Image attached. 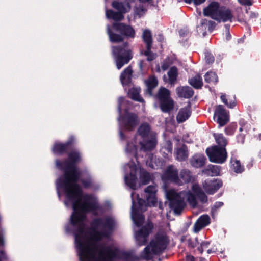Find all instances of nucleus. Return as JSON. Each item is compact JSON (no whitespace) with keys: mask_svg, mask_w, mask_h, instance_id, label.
Segmentation results:
<instances>
[{"mask_svg":"<svg viewBox=\"0 0 261 261\" xmlns=\"http://www.w3.org/2000/svg\"><path fill=\"white\" fill-rule=\"evenodd\" d=\"M222 181L217 179L208 182L205 181L203 184V187L208 194H213L222 186Z\"/></svg>","mask_w":261,"mask_h":261,"instance_id":"16","label":"nucleus"},{"mask_svg":"<svg viewBox=\"0 0 261 261\" xmlns=\"http://www.w3.org/2000/svg\"><path fill=\"white\" fill-rule=\"evenodd\" d=\"M132 74V67L129 65L123 71L120 76V80L123 85H127L130 82Z\"/></svg>","mask_w":261,"mask_h":261,"instance_id":"24","label":"nucleus"},{"mask_svg":"<svg viewBox=\"0 0 261 261\" xmlns=\"http://www.w3.org/2000/svg\"><path fill=\"white\" fill-rule=\"evenodd\" d=\"M169 243L166 234L158 233L150 242V246L153 255H160L166 249Z\"/></svg>","mask_w":261,"mask_h":261,"instance_id":"11","label":"nucleus"},{"mask_svg":"<svg viewBox=\"0 0 261 261\" xmlns=\"http://www.w3.org/2000/svg\"><path fill=\"white\" fill-rule=\"evenodd\" d=\"M112 6L119 12H121L123 14L127 12L126 8L122 2L114 1L112 2Z\"/></svg>","mask_w":261,"mask_h":261,"instance_id":"41","label":"nucleus"},{"mask_svg":"<svg viewBox=\"0 0 261 261\" xmlns=\"http://www.w3.org/2000/svg\"><path fill=\"white\" fill-rule=\"evenodd\" d=\"M204 227L203 225L197 220L194 225V230L195 232H199L202 228Z\"/></svg>","mask_w":261,"mask_h":261,"instance_id":"51","label":"nucleus"},{"mask_svg":"<svg viewBox=\"0 0 261 261\" xmlns=\"http://www.w3.org/2000/svg\"><path fill=\"white\" fill-rule=\"evenodd\" d=\"M231 38V35L229 31L226 32V39L227 40H229Z\"/></svg>","mask_w":261,"mask_h":261,"instance_id":"63","label":"nucleus"},{"mask_svg":"<svg viewBox=\"0 0 261 261\" xmlns=\"http://www.w3.org/2000/svg\"><path fill=\"white\" fill-rule=\"evenodd\" d=\"M233 17L231 11L226 7L223 6L220 7L217 16V18L215 19V20L219 22H231Z\"/></svg>","mask_w":261,"mask_h":261,"instance_id":"17","label":"nucleus"},{"mask_svg":"<svg viewBox=\"0 0 261 261\" xmlns=\"http://www.w3.org/2000/svg\"><path fill=\"white\" fill-rule=\"evenodd\" d=\"M198 220L204 227L207 226L211 222L210 218L207 215H203L201 216Z\"/></svg>","mask_w":261,"mask_h":261,"instance_id":"46","label":"nucleus"},{"mask_svg":"<svg viewBox=\"0 0 261 261\" xmlns=\"http://www.w3.org/2000/svg\"><path fill=\"white\" fill-rule=\"evenodd\" d=\"M151 179L150 174L144 170H141L140 181L142 185H145L149 183Z\"/></svg>","mask_w":261,"mask_h":261,"instance_id":"40","label":"nucleus"},{"mask_svg":"<svg viewBox=\"0 0 261 261\" xmlns=\"http://www.w3.org/2000/svg\"><path fill=\"white\" fill-rule=\"evenodd\" d=\"M206 161V158L204 154L195 153L190 158V163L193 167L199 168L204 166Z\"/></svg>","mask_w":261,"mask_h":261,"instance_id":"20","label":"nucleus"},{"mask_svg":"<svg viewBox=\"0 0 261 261\" xmlns=\"http://www.w3.org/2000/svg\"><path fill=\"white\" fill-rule=\"evenodd\" d=\"M245 135L243 134H239L237 136V141L238 143L243 144L245 141Z\"/></svg>","mask_w":261,"mask_h":261,"instance_id":"54","label":"nucleus"},{"mask_svg":"<svg viewBox=\"0 0 261 261\" xmlns=\"http://www.w3.org/2000/svg\"><path fill=\"white\" fill-rule=\"evenodd\" d=\"M153 224L151 222L147 223L137 232L136 237L140 240V246L145 245L147 242L149 235L152 232Z\"/></svg>","mask_w":261,"mask_h":261,"instance_id":"14","label":"nucleus"},{"mask_svg":"<svg viewBox=\"0 0 261 261\" xmlns=\"http://www.w3.org/2000/svg\"><path fill=\"white\" fill-rule=\"evenodd\" d=\"M145 11H146V10H145V9H144L143 8V7H139L137 9V13H138V15H140L141 12H144Z\"/></svg>","mask_w":261,"mask_h":261,"instance_id":"60","label":"nucleus"},{"mask_svg":"<svg viewBox=\"0 0 261 261\" xmlns=\"http://www.w3.org/2000/svg\"><path fill=\"white\" fill-rule=\"evenodd\" d=\"M220 171V166L214 165H209L206 168L203 170L204 174L211 176H218L219 175Z\"/></svg>","mask_w":261,"mask_h":261,"instance_id":"33","label":"nucleus"},{"mask_svg":"<svg viewBox=\"0 0 261 261\" xmlns=\"http://www.w3.org/2000/svg\"><path fill=\"white\" fill-rule=\"evenodd\" d=\"M205 60L207 64H211L214 62V57L210 53H206L205 55Z\"/></svg>","mask_w":261,"mask_h":261,"instance_id":"48","label":"nucleus"},{"mask_svg":"<svg viewBox=\"0 0 261 261\" xmlns=\"http://www.w3.org/2000/svg\"><path fill=\"white\" fill-rule=\"evenodd\" d=\"M225 28L226 29V32H228V31H229V29H230V25L229 24H225Z\"/></svg>","mask_w":261,"mask_h":261,"instance_id":"64","label":"nucleus"},{"mask_svg":"<svg viewBox=\"0 0 261 261\" xmlns=\"http://www.w3.org/2000/svg\"><path fill=\"white\" fill-rule=\"evenodd\" d=\"M142 39L144 42L146 44V47H152V37L150 30L146 29L144 30L142 34Z\"/></svg>","mask_w":261,"mask_h":261,"instance_id":"36","label":"nucleus"},{"mask_svg":"<svg viewBox=\"0 0 261 261\" xmlns=\"http://www.w3.org/2000/svg\"><path fill=\"white\" fill-rule=\"evenodd\" d=\"M119 116L118 120L122 129L127 131H132L135 129L139 123V119L137 114L125 110L124 113L121 114V104L118 107Z\"/></svg>","mask_w":261,"mask_h":261,"instance_id":"5","label":"nucleus"},{"mask_svg":"<svg viewBox=\"0 0 261 261\" xmlns=\"http://www.w3.org/2000/svg\"><path fill=\"white\" fill-rule=\"evenodd\" d=\"M191 114V105L189 102L186 107L179 110L176 116L177 121L179 123L185 122L190 117Z\"/></svg>","mask_w":261,"mask_h":261,"instance_id":"21","label":"nucleus"},{"mask_svg":"<svg viewBox=\"0 0 261 261\" xmlns=\"http://www.w3.org/2000/svg\"><path fill=\"white\" fill-rule=\"evenodd\" d=\"M141 150L144 151H152L156 146L157 141L154 138H152L149 140L143 139V141L140 142Z\"/></svg>","mask_w":261,"mask_h":261,"instance_id":"23","label":"nucleus"},{"mask_svg":"<svg viewBox=\"0 0 261 261\" xmlns=\"http://www.w3.org/2000/svg\"><path fill=\"white\" fill-rule=\"evenodd\" d=\"M176 91L179 97L187 99L193 97L194 94L193 89L189 86L178 87L176 88Z\"/></svg>","mask_w":261,"mask_h":261,"instance_id":"22","label":"nucleus"},{"mask_svg":"<svg viewBox=\"0 0 261 261\" xmlns=\"http://www.w3.org/2000/svg\"><path fill=\"white\" fill-rule=\"evenodd\" d=\"M192 190L195 194L196 195L202 192L203 191L202 190L198 184H194L192 186Z\"/></svg>","mask_w":261,"mask_h":261,"instance_id":"50","label":"nucleus"},{"mask_svg":"<svg viewBox=\"0 0 261 261\" xmlns=\"http://www.w3.org/2000/svg\"><path fill=\"white\" fill-rule=\"evenodd\" d=\"M112 29L117 34L112 31L110 28L108 29V34L110 41L113 43H120L123 42L124 37L127 38H134L136 35L134 29L130 25L124 23L114 22L112 25Z\"/></svg>","mask_w":261,"mask_h":261,"instance_id":"3","label":"nucleus"},{"mask_svg":"<svg viewBox=\"0 0 261 261\" xmlns=\"http://www.w3.org/2000/svg\"><path fill=\"white\" fill-rule=\"evenodd\" d=\"M205 25L207 26V30L212 32L216 26V23L212 20H207L206 19H202L200 22V26L203 28Z\"/></svg>","mask_w":261,"mask_h":261,"instance_id":"39","label":"nucleus"},{"mask_svg":"<svg viewBox=\"0 0 261 261\" xmlns=\"http://www.w3.org/2000/svg\"><path fill=\"white\" fill-rule=\"evenodd\" d=\"M239 3L242 5L250 6L252 5L251 0H238Z\"/></svg>","mask_w":261,"mask_h":261,"instance_id":"53","label":"nucleus"},{"mask_svg":"<svg viewBox=\"0 0 261 261\" xmlns=\"http://www.w3.org/2000/svg\"><path fill=\"white\" fill-rule=\"evenodd\" d=\"M146 89L144 90V94L147 95L150 97L153 96V89L158 85V80L154 75L149 76V77L145 81Z\"/></svg>","mask_w":261,"mask_h":261,"instance_id":"18","label":"nucleus"},{"mask_svg":"<svg viewBox=\"0 0 261 261\" xmlns=\"http://www.w3.org/2000/svg\"><path fill=\"white\" fill-rule=\"evenodd\" d=\"M86 219L85 215V218L82 223L83 224V227H82L80 222L73 224L71 222V216H70L71 225L74 227H76L74 231V236L80 260L106 261L107 259L115 256V252L111 247L103 245L100 246L98 256L97 257L95 255L96 252L98 250V246L95 242L101 240L103 237H109V233L107 231L101 232L97 231V229L99 226H102L109 230H112L114 225L113 220L109 217L106 218L105 221L101 218L94 219L91 223L93 232L90 233L89 239L85 241L83 234L85 233L86 225L84 221Z\"/></svg>","mask_w":261,"mask_h":261,"instance_id":"2","label":"nucleus"},{"mask_svg":"<svg viewBox=\"0 0 261 261\" xmlns=\"http://www.w3.org/2000/svg\"><path fill=\"white\" fill-rule=\"evenodd\" d=\"M213 136L215 139L216 142L218 144L217 146L221 148H226L228 141L222 134L214 133Z\"/></svg>","mask_w":261,"mask_h":261,"instance_id":"34","label":"nucleus"},{"mask_svg":"<svg viewBox=\"0 0 261 261\" xmlns=\"http://www.w3.org/2000/svg\"><path fill=\"white\" fill-rule=\"evenodd\" d=\"M166 196L169 201L170 208L175 214H180L186 205L181 195L174 190H170L167 192Z\"/></svg>","mask_w":261,"mask_h":261,"instance_id":"9","label":"nucleus"},{"mask_svg":"<svg viewBox=\"0 0 261 261\" xmlns=\"http://www.w3.org/2000/svg\"><path fill=\"white\" fill-rule=\"evenodd\" d=\"M220 7L218 2H212L206 7L203 9V15L205 16H209L213 19L215 20L217 18V16Z\"/></svg>","mask_w":261,"mask_h":261,"instance_id":"15","label":"nucleus"},{"mask_svg":"<svg viewBox=\"0 0 261 261\" xmlns=\"http://www.w3.org/2000/svg\"><path fill=\"white\" fill-rule=\"evenodd\" d=\"M237 127L236 123H232L227 126L225 129V133L227 135H232Z\"/></svg>","mask_w":261,"mask_h":261,"instance_id":"45","label":"nucleus"},{"mask_svg":"<svg viewBox=\"0 0 261 261\" xmlns=\"http://www.w3.org/2000/svg\"><path fill=\"white\" fill-rule=\"evenodd\" d=\"M204 248H207L208 245H210V243L208 241H203L200 244Z\"/></svg>","mask_w":261,"mask_h":261,"instance_id":"58","label":"nucleus"},{"mask_svg":"<svg viewBox=\"0 0 261 261\" xmlns=\"http://www.w3.org/2000/svg\"><path fill=\"white\" fill-rule=\"evenodd\" d=\"M189 84L195 89H201L203 86L202 79L199 75H196L189 80Z\"/></svg>","mask_w":261,"mask_h":261,"instance_id":"35","label":"nucleus"},{"mask_svg":"<svg viewBox=\"0 0 261 261\" xmlns=\"http://www.w3.org/2000/svg\"><path fill=\"white\" fill-rule=\"evenodd\" d=\"M214 117L216 118V121L220 127L226 125L229 120V115L222 105H219L216 108Z\"/></svg>","mask_w":261,"mask_h":261,"instance_id":"13","label":"nucleus"},{"mask_svg":"<svg viewBox=\"0 0 261 261\" xmlns=\"http://www.w3.org/2000/svg\"><path fill=\"white\" fill-rule=\"evenodd\" d=\"M204 80L207 83L216 84L218 82V78L217 74L212 71H209L206 73L204 75Z\"/></svg>","mask_w":261,"mask_h":261,"instance_id":"38","label":"nucleus"},{"mask_svg":"<svg viewBox=\"0 0 261 261\" xmlns=\"http://www.w3.org/2000/svg\"><path fill=\"white\" fill-rule=\"evenodd\" d=\"M140 92L141 88H132L128 92L129 97L135 101L141 103L145 102L144 99L140 95Z\"/></svg>","mask_w":261,"mask_h":261,"instance_id":"27","label":"nucleus"},{"mask_svg":"<svg viewBox=\"0 0 261 261\" xmlns=\"http://www.w3.org/2000/svg\"><path fill=\"white\" fill-rule=\"evenodd\" d=\"M150 129L151 127L150 125L148 123L144 122L142 123L138 127L137 133L139 135L144 139L148 136Z\"/></svg>","mask_w":261,"mask_h":261,"instance_id":"29","label":"nucleus"},{"mask_svg":"<svg viewBox=\"0 0 261 261\" xmlns=\"http://www.w3.org/2000/svg\"><path fill=\"white\" fill-rule=\"evenodd\" d=\"M154 97L158 100L160 108L162 112L170 113L173 110L174 102L171 97V93L169 89L161 87Z\"/></svg>","mask_w":261,"mask_h":261,"instance_id":"6","label":"nucleus"},{"mask_svg":"<svg viewBox=\"0 0 261 261\" xmlns=\"http://www.w3.org/2000/svg\"><path fill=\"white\" fill-rule=\"evenodd\" d=\"M137 177L136 173V171L130 172L128 176L125 177V180L126 184L129 186L132 189H136V182Z\"/></svg>","mask_w":261,"mask_h":261,"instance_id":"28","label":"nucleus"},{"mask_svg":"<svg viewBox=\"0 0 261 261\" xmlns=\"http://www.w3.org/2000/svg\"><path fill=\"white\" fill-rule=\"evenodd\" d=\"M119 136L122 140H124L126 139V136L122 130H120L119 131Z\"/></svg>","mask_w":261,"mask_h":261,"instance_id":"59","label":"nucleus"},{"mask_svg":"<svg viewBox=\"0 0 261 261\" xmlns=\"http://www.w3.org/2000/svg\"><path fill=\"white\" fill-rule=\"evenodd\" d=\"M206 153L210 161L213 163L223 164L226 161L227 158L226 149L217 145L207 148Z\"/></svg>","mask_w":261,"mask_h":261,"instance_id":"10","label":"nucleus"},{"mask_svg":"<svg viewBox=\"0 0 261 261\" xmlns=\"http://www.w3.org/2000/svg\"><path fill=\"white\" fill-rule=\"evenodd\" d=\"M187 200L188 203L193 207L195 208L197 206V201L196 196L192 193L189 192L187 195Z\"/></svg>","mask_w":261,"mask_h":261,"instance_id":"42","label":"nucleus"},{"mask_svg":"<svg viewBox=\"0 0 261 261\" xmlns=\"http://www.w3.org/2000/svg\"><path fill=\"white\" fill-rule=\"evenodd\" d=\"M143 257L146 260H150L152 258L153 254L151 251V248L150 246V244L147 245L143 251Z\"/></svg>","mask_w":261,"mask_h":261,"instance_id":"43","label":"nucleus"},{"mask_svg":"<svg viewBox=\"0 0 261 261\" xmlns=\"http://www.w3.org/2000/svg\"><path fill=\"white\" fill-rule=\"evenodd\" d=\"M156 191V188L155 186H147L144 190L146 201L140 198L139 195H137V204L135 202V204L138 211H141L144 208L145 210L147 205L148 206H156L157 204Z\"/></svg>","mask_w":261,"mask_h":261,"instance_id":"7","label":"nucleus"},{"mask_svg":"<svg viewBox=\"0 0 261 261\" xmlns=\"http://www.w3.org/2000/svg\"><path fill=\"white\" fill-rule=\"evenodd\" d=\"M197 249L201 253H202L204 250V248L200 245V246L198 247Z\"/></svg>","mask_w":261,"mask_h":261,"instance_id":"62","label":"nucleus"},{"mask_svg":"<svg viewBox=\"0 0 261 261\" xmlns=\"http://www.w3.org/2000/svg\"><path fill=\"white\" fill-rule=\"evenodd\" d=\"M189 155V151L187 146L182 145L180 148H177L176 151V159L178 161H186Z\"/></svg>","mask_w":261,"mask_h":261,"instance_id":"26","label":"nucleus"},{"mask_svg":"<svg viewBox=\"0 0 261 261\" xmlns=\"http://www.w3.org/2000/svg\"><path fill=\"white\" fill-rule=\"evenodd\" d=\"M224 205L223 202H220V201H217L213 205V207H212L211 208V212L212 213H215L217 211V210L222 207Z\"/></svg>","mask_w":261,"mask_h":261,"instance_id":"49","label":"nucleus"},{"mask_svg":"<svg viewBox=\"0 0 261 261\" xmlns=\"http://www.w3.org/2000/svg\"><path fill=\"white\" fill-rule=\"evenodd\" d=\"M220 98L222 101L229 108H233L236 106V97L234 96H231L228 95L226 96L225 94H222Z\"/></svg>","mask_w":261,"mask_h":261,"instance_id":"32","label":"nucleus"},{"mask_svg":"<svg viewBox=\"0 0 261 261\" xmlns=\"http://www.w3.org/2000/svg\"><path fill=\"white\" fill-rule=\"evenodd\" d=\"M82 160L80 151L75 150L71 152L66 159H56L55 163L56 168L64 173L63 177L57 180V186L63 188L67 199L73 202L72 223L74 225L80 222L82 224L81 226L83 227L82 223L85 218V213L97 211L99 207L95 202H81L83 190L77 182H80L85 189L92 188L95 186L94 180L90 174L87 173L85 178H80L81 173L77 165Z\"/></svg>","mask_w":261,"mask_h":261,"instance_id":"1","label":"nucleus"},{"mask_svg":"<svg viewBox=\"0 0 261 261\" xmlns=\"http://www.w3.org/2000/svg\"><path fill=\"white\" fill-rule=\"evenodd\" d=\"M196 196L202 203L207 202V196L203 191L197 195Z\"/></svg>","mask_w":261,"mask_h":261,"instance_id":"47","label":"nucleus"},{"mask_svg":"<svg viewBox=\"0 0 261 261\" xmlns=\"http://www.w3.org/2000/svg\"><path fill=\"white\" fill-rule=\"evenodd\" d=\"M144 61L143 60H140L138 63L140 71L143 73V68L144 65Z\"/></svg>","mask_w":261,"mask_h":261,"instance_id":"56","label":"nucleus"},{"mask_svg":"<svg viewBox=\"0 0 261 261\" xmlns=\"http://www.w3.org/2000/svg\"><path fill=\"white\" fill-rule=\"evenodd\" d=\"M169 63L166 61H164L162 63L161 68L163 70H166L169 68Z\"/></svg>","mask_w":261,"mask_h":261,"instance_id":"55","label":"nucleus"},{"mask_svg":"<svg viewBox=\"0 0 261 261\" xmlns=\"http://www.w3.org/2000/svg\"><path fill=\"white\" fill-rule=\"evenodd\" d=\"M112 52L115 58L116 67L119 70L124 65L128 63L133 57V51L129 48L127 42H125L122 45L113 46Z\"/></svg>","mask_w":261,"mask_h":261,"instance_id":"4","label":"nucleus"},{"mask_svg":"<svg viewBox=\"0 0 261 261\" xmlns=\"http://www.w3.org/2000/svg\"><path fill=\"white\" fill-rule=\"evenodd\" d=\"M158 41L159 42H162L164 40V36L163 34H160L158 35Z\"/></svg>","mask_w":261,"mask_h":261,"instance_id":"61","label":"nucleus"},{"mask_svg":"<svg viewBox=\"0 0 261 261\" xmlns=\"http://www.w3.org/2000/svg\"><path fill=\"white\" fill-rule=\"evenodd\" d=\"M132 215L135 224L138 227L141 226L144 223L145 218L143 215L139 213V211H138L137 207H136L135 201L134 199H133L132 201Z\"/></svg>","mask_w":261,"mask_h":261,"instance_id":"19","label":"nucleus"},{"mask_svg":"<svg viewBox=\"0 0 261 261\" xmlns=\"http://www.w3.org/2000/svg\"><path fill=\"white\" fill-rule=\"evenodd\" d=\"M168 75L170 84H174L178 76L177 68L175 66L171 67L168 72Z\"/></svg>","mask_w":261,"mask_h":261,"instance_id":"37","label":"nucleus"},{"mask_svg":"<svg viewBox=\"0 0 261 261\" xmlns=\"http://www.w3.org/2000/svg\"><path fill=\"white\" fill-rule=\"evenodd\" d=\"M76 144V139L74 136H70L67 141L64 143L56 142L51 148L52 153L55 155H62L67 153L68 155L71 152L77 149H74Z\"/></svg>","mask_w":261,"mask_h":261,"instance_id":"8","label":"nucleus"},{"mask_svg":"<svg viewBox=\"0 0 261 261\" xmlns=\"http://www.w3.org/2000/svg\"><path fill=\"white\" fill-rule=\"evenodd\" d=\"M195 257L191 255H187L186 257V261H195Z\"/></svg>","mask_w":261,"mask_h":261,"instance_id":"57","label":"nucleus"},{"mask_svg":"<svg viewBox=\"0 0 261 261\" xmlns=\"http://www.w3.org/2000/svg\"><path fill=\"white\" fill-rule=\"evenodd\" d=\"M106 15L108 19H112L114 21H119L124 19V16L122 13L115 12L111 9L107 10Z\"/></svg>","mask_w":261,"mask_h":261,"instance_id":"30","label":"nucleus"},{"mask_svg":"<svg viewBox=\"0 0 261 261\" xmlns=\"http://www.w3.org/2000/svg\"><path fill=\"white\" fill-rule=\"evenodd\" d=\"M184 1L187 4H189L193 2L195 5L198 6L203 3L205 1V0H184Z\"/></svg>","mask_w":261,"mask_h":261,"instance_id":"52","label":"nucleus"},{"mask_svg":"<svg viewBox=\"0 0 261 261\" xmlns=\"http://www.w3.org/2000/svg\"><path fill=\"white\" fill-rule=\"evenodd\" d=\"M230 168L236 173H241L244 171V167L239 160L231 158Z\"/></svg>","mask_w":261,"mask_h":261,"instance_id":"31","label":"nucleus"},{"mask_svg":"<svg viewBox=\"0 0 261 261\" xmlns=\"http://www.w3.org/2000/svg\"><path fill=\"white\" fill-rule=\"evenodd\" d=\"M161 178L165 182H170L179 186L182 185V182L179 177L178 171L172 165L167 167Z\"/></svg>","mask_w":261,"mask_h":261,"instance_id":"12","label":"nucleus"},{"mask_svg":"<svg viewBox=\"0 0 261 261\" xmlns=\"http://www.w3.org/2000/svg\"><path fill=\"white\" fill-rule=\"evenodd\" d=\"M152 47H146V50L144 52V55L147 56V60L148 61H152L156 58V54H153L151 49Z\"/></svg>","mask_w":261,"mask_h":261,"instance_id":"44","label":"nucleus"},{"mask_svg":"<svg viewBox=\"0 0 261 261\" xmlns=\"http://www.w3.org/2000/svg\"><path fill=\"white\" fill-rule=\"evenodd\" d=\"M179 177L182 182V185L192 182L195 179L192 173L189 170L186 169L181 170Z\"/></svg>","mask_w":261,"mask_h":261,"instance_id":"25","label":"nucleus"}]
</instances>
